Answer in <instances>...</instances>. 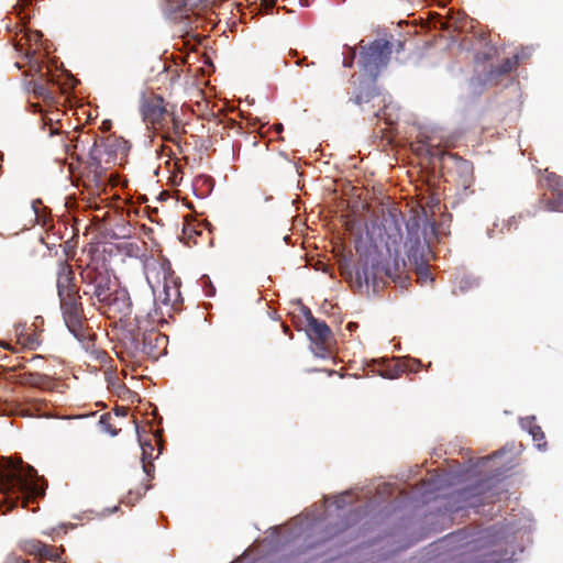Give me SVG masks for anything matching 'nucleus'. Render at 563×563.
<instances>
[{
    "mask_svg": "<svg viewBox=\"0 0 563 563\" xmlns=\"http://www.w3.org/2000/svg\"><path fill=\"white\" fill-rule=\"evenodd\" d=\"M421 367L422 363L420 360L406 356L400 357L397 364L388 365L386 368L382 369L379 375L384 378L395 379L398 378L404 372L415 373L418 372Z\"/></svg>",
    "mask_w": 563,
    "mask_h": 563,
    "instance_id": "15",
    "label": "nucleus"
},
{
    "mask_svg": "<svg viewBox=\"0 0 563 563\" xmlns=\"http://www.w3.org/2000/svg\"><path fill=\"white\" fill-rule=\"evenodd\" d=\"M532 52L530 47L522 48L520 53H517L514 57L517 64L521 60H525L531 56Z\"/></svg>",
    "mask_w": 563,
    "mask_h": 563,
    "instance_id": "40",
    "label": "nucleus"
},
{
    "mask_svg": "<svg viewBox=\"0 0 563 563\" xmlns=\"http://www.w3.org/2000/svg\"><path fill=\"white\" fill-rule=\"evenodd\" d=\"M301 7H308L309 5V0H299Z\"/></svg>",
    "mask_w": 563,
    "mask_h": 563,
    "instance_id": "46",
    "label": "nucleus"
},
{
    "mask_svg": "<svg viewBox=\"0 0 563 563\" xmlns=\"http://www.w3.org/2000/svg\"><path fill=\"white\" fill-rule=\"evenodd\" d=\"M107 151L102 144L97 141L93 142L88 153V161L86 163V180L93 184L97 189H104L109 183L107 168L102 166V155Z\"/></svg>",
    "mask_w": 563,
    "mask_h": 563,
    "instance_id": "10",
    "label": "nucleus"
},
{
    "mask_svg": "<svg viewBox=\"0 0 563 563\" xmlns=\"http://www.w3.org/2000/svg\"><path fill=\"white\" fill-rule=\"evenodd\" d=\"M273 201H275V198L272 195L264 196L265 211H271L273 209L271 206Z\"/></svg>",
    "mask_w": 563,
    "mask_h": 563,
    "instance_id": "42",
    "label": "nucleus"
},
{
    "mask_svg": "<svg viewBox=\"0 0 563 563\" xmlns=\"http://www.w3.org/2000/svg\"><path fill=\"white\" fill-rule=\"evenodd\" d=\"M98 426L102 432L109 433L111 437H115L118 434V430L110 423L109 415H102L99 418Z\"/></svg>",
    "mask_w": 563,
    "mask_h": 563,
    "instance_id": "31",
    "label": "nucleus"
},
{
    "mask_svg": "<svg viewBox=\"0 0 563 563\" xmlns=\"http://www.w3.org/2000/svg\"><path fill=\"white\" fill-rule=\"evenodd\" d=\"M46 487L45 481L30 464L1 459L0 494L13 506L22 503L24 508H29L30 500L42 498Z\"/></svg>",
    "mask_w": 563,
    "mask_h": 563,
    "instance_id": "4",
    "label": "nucleus"
},
{
    "mask_svg": "<svg viewBox=\"0 0 563 563\" xmlns=\"http://www.w3.org/2000/svg\"><path fill=\"white\" fill-rule=\"evenodd\" d=\"M450 484L451 483H450L448 475H438V476L432 477L429 481L426 492L427 493H435V492H439V490L445 488Z\"/></svg>",
    "mask_w": 563,
    "mask_h": 563,
    "instance_id": "27",
    "label": "nucleus"
},
{
    "mask_svg": "<svg viewBox=\"0 0 563 563\" xmlns=\"http://www.w3.org/2000/svg\"><path fill=\"white\" fill-rule=\"evenodd\" d=\"M302 312L306 317L308 329L307 334L313 341H327L331 335L330 327L322 320L313 317L310 309L302 306Z\"/></svg>",
    "mask_w": 563,
    "mask_h": 563,
    "instance_id": "16",
    "label": "nucleus"
},
{
    "mask_svg": "<svg viewBox=\"0 0 563 563\" xmlns=\"http://www.w3.org/2000/svg\"><path fill=\"white\" fill-rule=\"evenodd\" d=\"M352 495H353V490L352 489L345 490V492L336 495L334 497V501H333V504L335 506V510L336 511L343 510L349 505L347 498L350 496H352Z\"/></svg>",
    "mask_w": 563,
    "mask_h": 563,
    "instance_id": "32",
    "label": "nucleus"
},
{
    "mask_svg": "<svg viewBox=\"0 0 563 563\" xmlns=\"http://www.w3.org/2000/svg\"><path fill=\"white\" fill-rule=\"evenodd\" d=\"M141 113L143 120L148 123H159L169 115L167 109L164 107V100L161 96H152L150 98H142Z\"/></svg>",
    "mask_w": 563,
    "mask_h": 563,
    "instance_id": "13",
    "label": "nucleus"
},
{
    "mask_svg": "<svg viewBox=\"0 0 563 563\" xmlns=\"http://www.w3.org/2000/svg\"><path fill=\"white\" fill-rule=\"evenodd\" d=\"M58 298L66 328L77 341L84 343L86 340V333L82 323V305L79 292L66 294Z\"/></svg>",
    "mask_w": 563,
    "mask_h": 563,
    "instance_id": "8",
    "label": "nucleus"
},
{
    "mask_svg": "<svg viewBox=\"0 0 563 563\" xmlns=\"http://www.w3.org/2000/svg\"><path fill=\"white\" fill-rule=\"evenodd\" d=\"M152 488L151 485H145L144 488H143V492H141L140 489H137L136 492L134 490H130L128 493V495L122 499V503L125 504V505H134L135 501H137L139 499H141L143 497V495L150 490Z\"/></svg>",
    "mask_w": 563,
    "mask_h": 563,
    "instance_id": "30",
    "label": "nucleus"
},
{
    "mask_svg": "<svg viewBox=\"0 0 563 563\" xmlns=\"http://www.w3.org/2000/svg\"><path fill=\"white\" fill-rule=\"evenodd\" d=\"M199 284L205 291L207 297H213L216 295V287L213 286L208 275H202L199 279Z\"/></svg>",
    "mask_w": 563,
    "mask_h": 563,
    "instance_id": "34",
    "label": "nucleus"
},
{
    "mask_svg": "<svg viewBox=\"0 0 563 563\" xmlns=\"http://www.w3.org/2000/svg\"><path fill=\"white\" fill-rule=\"evenodd\" d=\"M283 241H284V243H289V236L288 235H284Z\"/></svg>",
    "mask_w": 563,
    "mask_h": 563,
    "instance_id": "49",
    "label": "nucleus"
},
{
    "mask_svg": "<svg viewBox=\"0 0 563 563\" xmlns=\"http://www.w3.org/2000/svg\"><path fill=\"white\" fill-rule=\"evenodd\" d=\"M20 548L23 552L27 554H34L40 556H42L44 551H47L45 543L34 539L21 541Z\"/></svg>",
    "mask_w": 563,
    "mask_h": 563,
    "instance_id": "26",
    "label": "nucleus"
},
{
    "mask_svg": "<svg viewBox=\"0 0 563 563\" xmlns=\"http://www.w3.org/2000/svg\"><path fill=\"white\" fill-rule=\"evenodd\" d=\"M446 540L450 543H453L455 541H461L462 543L460 544V547L467 545L468 543L474 541V540H471V541L466 540V533L463 530H459L455 533L449 534L446 537Z\"/></svg>",
    "mask_w": 563,
    "mask_h": 563,
    "instance_id": "35",
    "label": "nucleus"
},
{
    "mask_svg": "<svg viewBox=\"0 0 563 563\" xmlns=\"http://www.w3.org/2000/svg\"><path fill=\"white\" fill-rule=\"evenodd\" d=\"M220 0H163V12L167 20L175 23L180 37L200 41L196 31L202 26V15Z\"/></svg>",
    "mask_w": 563,
    "mask_h": 563,
    "instance_id": "5",
    "label": "nucleus"
},
{
    "mask_svg": "<svg viewBox=\"0 0 563 563\" xmlns=\"http://www.w3.org/2000/svg\"><path fill=\"white\" fill-rule=\"evenodd\" d=\"M268 316L273 319V320H280V316L278 314V311L276 308H273L271 307V311H268Z\"/></svg>",
    "mask_w": 563,
    "mask_h": 563,
    "instance_id": "43",
    "label": "nucleus"
},
{
    "mask_svg": "<svg viewBox=\"0 0 563 563\" xmlns=\"http://www.w3.org/2000/svg\"><path fill=\"white\" fill-rule=\"evenodd\" d=\"M199 179L202 181V184L207 187V194H210L214 186V180L210 176H200Z\"/></svg>",
    "mask_w": 563,
    "mask_h": 563,
    "instance_id": "41",
    "label": "nucleus"
},
{
    "mask_svg": "<svg viewBox=\"0 0 563 563\" xmlns=\"http://www.w3.org/2000/svg\"><path fill=\"white\" fill-rule=\"evenodd\" d=\"M534 421H536L534 416L521 418L520 426L523 430H527L529 432V434L532 437L533 441L538 442V444H537L538 449L544 450L547 446V442L543 441L545 438L544 433H543L541 427L536 424Z\"/></svg>",
    "mask_w": 563,
    "mask_h": 563,
    "instance_id": "22",
    "label": "nucleus"
},
{
    "mask_svg": "<svg viewBox=\"0 0 563 563\" xmlns=\"http://www.w3.org/2000/svg\"><path fill=\"white\" fill-rule=\"evenodd\" d=\"M276 126L280 130L282 129V124L280 123H277Z\"/></svg>",
    "mask_w": 563,
    "mask_h": 563,
    "instance_id": "52",
    "label": "nucleus"
},
{
    "mask_svg": "<svg viewBox=\"0 0 563 563\" xmlns=\"http://www.w3.org/2000/svg\"><path fill=\"white\" fill-rule=\"evenodd\" d=\"M426 152L429 155L431 159H438L439 162H442L445 157H449L453 161H456L460 164V168L465 172L470 173L472 172V165L468 161L461 158L457 154L448 153L444 150H442L439 145L433 144H424Z\"/></svg>",
    "mask_w": 563,
    "mask_h": 563,
    "instance_id": "19",
    "label": "nucleus"
},
{
    "mask_svg": "<svg viewBox=\"0 0 563 563\" xmlns=\"http://www.w3.org/2000/svg\"><path fill=\"white\" fill-rule=\"evenodd\" d=\"M25 406H26V415L29 416H42V417H48V413L45 411V408L47 407V401L45 399H37V398H27L25 399Z\"/></svg>",
    "mask_w": 563,
    "mask_h": 563,
    "instance_id": "25",
    "label": "nucleus"
},
{
    "mask_svg": "<svg viewBox=\"0 0 563 563\" xmlns=\"http://www.w3.org/2000/svg\"><path fill=\"white\" fill-rule=\"evenodd\" d=\"M283 331H284V335L288 334V332H289V328H288V325L285 322H284Z\"/></svg>",
    "mask_w": 563,
    "mask_h": 563,
    "instance_id": "47",
    "label": "nucleus"
},
{
    "mask_svg": "<svg viewBox=\"0 0 563 563\" xmlns=\"http://www.w3.org/2000/svg\"><path fill=\"white\" fill-rule=\"evenodd\" d=\"M393 52V44L385 38H375L360 53L361 75L357 84L350 91V101L372 118L382 119L388 124L397 120L396 107L390 96L377 85L380 71L387 67Z\"/></svg>",
    "mask_w": 563,
    "mask_h": 563,
    "instance_id": "2",
    "label": "nucleus"
},
{
    "mask_svg": "<svg viewBox=\"0 0 563 563\" xmlns=\"http://www.w3.org/2000/svg\"><path fill=\"white\" fill-rule=\"evenodd\" d=\"M118 249L124 252L129 256H133L135 251H139V246L134 243L122 242L118 244Z\"/></svg>",
    "mask_w": 563,
    "mask_h": 563,
    "instance_id": "38",
    "label": "nucleus"
},
{
    "mask_svg": "<svg viewBox=\"0 0 563 563\" xmlns=\"http://www.w3.org/2000/svg\"><path fill=\"white\" fill-rule=\"evenodd\" d=\"M145 322L147 321L142 316L136 314L133 320L126 323L123 331L121 342L125 352L132 357L141 354L143 333L146 329Z\"/></svg>",
    "mask_w": 563,
    "mask_h": 563,
    "instance_id": "12",
    "label": "nucleus"
},
{
    "mask_svg": "<svg viewBox=\"0 0 563 563\" xmlns=\"http://www.w3.org/2000/svg\"><path fill=\"white\" fill-rule=\"evenodd\" d=\"M75 274L67 263L60 262L58 265L57 272V295L58 297H63L66 294H71L78 291L75 284Z\"/></svg>",
    "mask_w": 563,
    "mask_h": 563,
    "instance_id": "17",
    "label": "nucleus"
},
{
    "mask_svg": "<svg viewBox=\"0 0 563 563\" xmlns=\"http://www.w3.org/2000/svg\"><path fill=\"white\" fill-rule=\"evenodd\" d=\"M166 342L167 338L164 334L156 333L153 329L146 327L145 333H143L141 354L156 357L158 346Z\"/></svg>",
    "mask_w": 563,
    "mask_h": 563,
    "instance_id": "18",
    "label": "nucleus"
},
{
    "mask_svg": "<svg viewBox=\"0 0 563 563\" xmlns=\"http://www.w3.org/2000/svg\"><path fill=\"white\" fill-rule=\"evenodd\" d=\"M516 531L512 521L496 523L483 531L476 540L489 539L493 549L482 555V563H515V551L507 545L508 538Z\"/></svg>",
    "mask_w": 563,
    "mask_h": 563,
    "instance_id": "7",
    "label": "nucleus"
},
{
    "mask_svg": "<svg viewBox=\"0 0 563 563\" xmlns=\"http://www.w3.org/2000/svg\"><path fill=\"white\" fill-rule=\"evenodd\" d=\"M492 479H482L455 492L456 509L479 508L489 501Z\"/></svg>",
    "mask_w": 563,
    "mask_h": 563,
    "instance_id": "9",
    "label": "nucleus"
},
{
    "mask_svg": "<svg viewBox=\"0 0 563 563\" xmlns=\"http://www.w3.org/2000/svg\"><path fill=\"white\" fill-rule=\"evenodd\" d=\"M517 62L515 57L511 58H505L503 63L499 66H496L490 69L487 76V80L492 81L494 79H497L501 75L509 74L517 67Z\"/></svg>",
    "mask_w": 563,
    "mask_h": 563,
    "instance_id": "24",
    "label": "nucleus"
},
{
    "mask_svg": "<svg viewBox=\"0 0 563 563\" xmlns=\"http://www.w3.org/2000/svg\"><path fill=\"white\" fill-rule=\"evenodd\" d=\"M23 383L27 386L47 391H54L56 388V384L49 375L38 372L25 373L23 375Z\"/></svg>",
    "mask_w": 563,
    "mask_h": 563,
    "instance_id": "20",
    "label": "nucleus"
},
{
    "mask_svg": "<svg viewBox=\"0 0 563 563\" xmlns=\"http://www.w3.org/2000/svg\"><path fill=\"white\" fill-rule=\"evenodd\" d=\"M36 360H41V357H40V356H35V357L33 358V361H36Z\"/></svg>",
    "mask_w": 563,
    "mask_h": 563,
    "instance_id": "53",
    "label": "nucleus"
},
{
    "mask_svg": "<svg viewBox=\"0 0 563 563\" xmlns=\"http://www.w3.org/2000/svg\"><path fill=\"white\" fill-rule=\"evenodd\" d=\"M102 306L115 313L122 314L123 317L130 316L132 311V301L129 291L125 288L114 289L110 298L107 299Z\"/></svg>",
    "mask_w": 563,
    "mask_h": 563,
    "instance_id": "14",
    "label": "nucleus"
},
{
    "mask_svg": "<svg viewBox=\"0 0 563 563\" xmlns=\"http://www.w3.org/2000/svg\"><path fill=\"white\" fill-rule=\"evenodd\" d=\"M313 343H314L313 353L317 356L325 357L327 354H328V349L325 346V341H313Z\"/></svg>",
    "mask_w": 563,
    "mask_h": 563,
    "instance_id": "39",
    "label": "nucleus"
},
{
    "mask_svg": "<svg viewBox=\"0 0 563 563\" xmlns=\"http://www.w3.org/2000/svg\"><path fill=\"white\" fill-rule=\"evenodd\" d=\"M404 220L396 213L388 212L382 217L379 223H373L367 229L371 240L369 246L362 251L356 247L358 261L354 265V285L358 289L366 285L374 291L394 282L400 288H406L410 278L405 272L406 263L398 261L401 245L406 250L409 262L415 266L419 279L424 283L432 282L427 255L431 252L428 233L435 234L433 223L427 216H410L405 221L406 238L404 239L401 224Z\"/></svg>",
    "mask_w": 563,
    "mask_h": 563,
    "instance_id": "1",
    "label": "nucleus"
},
{
    "mask_svg": "<svg viewBox=\"0 0 563 563\" xmlns=\"http://www.w3.org/2000/svg\"><path fill=\"white\" fill-rule=\"evenodd\" d=\"M548 183L553 191L563 187V178L555 173H550L548 175Z\"/></svg>",
    "mask_w": 563,
    "mask_h": 563,
    "instance_id": "36",
    "label": "nucleus"
},
{
    "mask_svg": "<svg viewBox=\"0 0 563 563\" xmlns=\"http://www.w3.org/2000/svg\"><path fill=\"white\" fill-rule=\"evenodd\" d=\"M347 52L344 55L343 58V66L346 68H352L354 65V59L356 56V52L353 47L345 46Z\"/></svg>",
    "mask_w": 563,
    "mask_h": 563,
    "instance_id": "37",
    "label": "nucleus"
},
{
    "mask_svg": "<svg viewBox=\"0 0 563 563\" xmlns=\"http://www.w3.org/2000/svg\"><path fill=\"white\" fill-rule=\"evenodd\" d=\"M25 58L29 60L31 69L36 76V78L25 82V88L36 98H41L46 102L53 101L54 91H52L48 86H56L59 90L64 91L66 88L64 87L65 84L62 82L63 75H66L70 81L67 85L71 88L75 87L76 84L66 70H60L59 74L57 64L51 63L47 57H45V60H42L36 56V49H29L25 53Z\"/></svg>",
    "mask_w": 563,
    "mask_h": 563,
    "instance_id": "6",
    "label": "nucleus"
},
{
    "mask_svg": "<svg viewBox=\"0 0 563 563\" xmlns=\"http://www.w3.org/2000/svg\"><path fill=\"white\" fill-rule=\"evenodd\" d=\"M516 222V218L515 217H511V219L508 221V225H512V223Z\"/></svg>",
    "mask_w": 563,
    "mask_h": 563,
    "instance_id": "48",
    "label": "nucleus"
},
{
    "mask_svg": "<svg viewBox=\"0 0 563 563\" xmlns=\"http://www.w3.org/2000/svg\"><path fill=\"white\" fill-rule=\"evenodd\" d=\"M506 452V448H503L492 455L483 456L477 460L470 459L467 466L462 471V475L465 477H474L479 475L481 470L487 465L492 460L499 457Z\"/></svg>",
    "mask_w": 563,
    "mask_h": 563,
    "instance_id": "21",
    "label": "nucleus"
},
{
    "mask_svg": "<svg viewBox=\"0 0 563 563\" xmlns=\"http://www.w3.org/2000/svg\"><path fill=\"white\" fill-rule=\"evenodd\" d=\"M328 496L302 514L284 522V553L292 544L299 553L317 549L361 518V510H353L346 518L332 523L328 512Z\"/></svg>",
    "mask_w": 563,
    "mask_h": 563,
    "instance_id": "3",
    "label": "nucleus"
},
{
    "mask_svg": "<svg viewBox=\"0 0 563 563\" xmlns=\"http://www.w3.org/2000/svg\"><path fill=\"white\" fill-rule=\"evenodd\" d=\"M42 36L43 34L41 32H33L31 35H30V41H35L36 43L37 42H41L42 40Z\"/></svg>",
    "mask_w": 563,
    "mask_h": 563,
    "instance_id": "44",
    "label": "nucleus"
},
{
    "mask_svg": "<svg viewBox=\"0 0 563 563\" xmlns=\"http://www.w3.org/2000/svg\"><path fill=\"white\" fill-rule=\"evenodd\" d=\"M479 285V278L473 275H464L459 282V290L464 294Z\"/></svg>",
    "mask_w": 563,
    "mask_h": 563,
    "instance_id": "29",
    "label": "nucleus"
},
{
    "mask_svg": "<svg viewBox=\"0 0 563 563\" xmlns=\"http://www.w3.org/2000/svg\"><path fill=\"white\" fill-rule=\"evenodd\" d=\"M119 509H120V507H119V506H114V507H112V508H106V509L103 510V516L115 514V512H118V511H119Z\"/></svg>",
    "mask_w": 563,
    "mask_h": 563,
    "instance_id": "45",
    "label": "nucleus"
},
{
    "mask_svg": "<svg viewBox=\"0 0 563 563\" xmlns=\"http://www.w3.org/2000/svg\"><path fill=\"white\" fill-rule=\"evenodd\" d=\"M81 278L87 286L85 295H91L98 302L103 305L114 291L112 289V279L108 273L90 269L81 273Z\"/></svg>",
    "mask_w": 563,
    "mask_h": 563,
    "instance_id": "11",
    "label": "nucleus"
},
{
    "mask_svg": "<svg viewBox=\"0 0 563 563\" xmlns=\"http://www.w3.org/2000/svg\"><path fill=\"white\" fill-rule=\"evenodd\" d=\"M487 234H488L489 238H492V230H488Z\"/></svg>",
    "mask_w": 563,
    "mask_h": 563,
    "instance_id": "51",
    "label": "nucleus"
},
{
    "mask_svg": "<svg viewBox=\"0 0 563 563\" xmlns=\"http://www.w3.org/2000/svg\"><path fill=\"white\" fill-rule=\"evenodd\" d=\"M547 210L563 212V191L560 189L553 191V198L547 202Z\"/></svg>",
    "mask_w": 563,
    "mask_h": 563,
    "instance_id": "28",
    "label": "nucleus"
},
{
    "mask_svg": "<svg viewBox=\"0 0 563 563\" xmlns=\"http://www.w3.org/2000/svg\"><path fill=\"white\" fill-rule=\"evenodd\" d=\"M32 207H33L34 211L37 212L35 209V201L32 202Z\"/></svg>",
    "mask_w": 563,
    "mask_h": 563,
    "instance_id": "50",
    "label": "nucleus"
},
{
    "mask_svg": "<svg viewBox=\"0 0 563 563\" xmlns=\"http://www.w3.org/2000/svg\"><path fill=\"white\" fill-rule=\"evenodd\" d=\"M46 550L47 551H44L42 556L49 560V561H53V562H60V563H65V561L63 560L62 558V553L64 552V548H60V551L49 547L46 544Z\"/></svg>",
    "mask_w": 563,
    "mask_h": 563,
    "instance_id": "33",
    "label": "nucleus"
},
{
    "mask_svg": "<svg viewBox=\"0 0 563 563\" xmlns=\"http://www.w3.org/2000/svg\"><path fill=\"white\" fill-rule=\"evenodd\" d=\"M140 446L142 449V457L141 461L143 463V472L150 477H154V465L152 464V452L154 450L152 443L150 441H143L139 435Z\"/></svg>",
    "mask_w": 563,
    "mask_h": 563,
    "instance_id": "23",
    "label": "nucleus"
}]
</instances>
